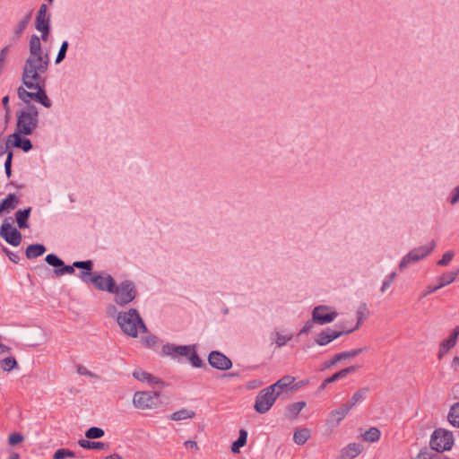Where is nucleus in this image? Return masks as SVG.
<instances>
[{
  "instance_id": "obj_1",
  "label": "nucleus",
  "mask_w": 459,
  "mask_h": 459,
  "mask_svg": "<svg viewBox=\"0 0 459 459\" xmlns=\"http://www.w3.org/2000/svg\"><path fill=\"white\" fill-rule=\"evenodd\" d=\"M111 310L116 312V306H111L108 308V315L115 318L117 325L126 335L137 338L140 333L148 332V327L136 308L130 307L126 310L118 311L116 315H113Z\"/></svg>"
},
{
  "instance_id": "obj_2",
  "label": "nucleus",
  "mask_w": 459,
  "mask_h": 459,
  "mask_svg": "<svg viewBox=\"0 0 459 459\" xmlns=\"http://www.w3.org/2000/svg\"><path fill=\"white\" fill-rule=\"evenodd\" d=\"M49 66V56H28L22 67V82L25 87H34V83L46 82L43 76Z\"/></svg>"
},
{
  "instance_id": "obj_3",
  "label": "nucleus",
  "mask_w": 459,
  "mask_h": 459,
  "mask_svg": "<svg viewBox=\"0 0 459 459\" xmlns=\"http://www.w3.org/2000/svg\"><path fill=\"white\" fill-rule=\"evenodd\" d=\"M39 109L35 105H28L16 111L14 132L32 134L39 126Z\"/></svg>"
},
{
  "instance_id": "obj_4",
  "label": "nucleus",
  "mask_w": 459,
  "mask_h": 459,
  "mask_svg": "<svg viewBox=\"0 0 459 459\" xmlns=\"http://www.w3.org/2000/svg\"><path fill=\"white\" fill-rule=\"evenodd\" d=\"M110 294L113 295L114 302L117 307H126L137 297L136 285L129 279L123 280L119 283L115 281Z\"/></svg>"
},
{
  "instance_id": "obj_5",
  "label": "nucleus",
  "mask_w": 459,
  "mask_h": 459,
  "mask_svg": "<svg viewBox=\"0 0 459 459\" xmlns=\"http://www.w3.org/2000/svg\"><path fill=\"white\" fill-rule=\"evenodd\" d=\"M436 242L431 240L429 244L419 246L411 250H410L407 254H405L398 264V268L400 271L405 270L408 266L417 264L418 262L423 260L428 257L435 249Z\"/></svg>"
},
{
  "instance_id": "obj_6",
  "label": "nucleus",
  "mask_w": 459,
  "mask_h": 459,
  "mask_svg": "<svg viewBox=\"0 0 459 459\" xmlns=\"http://www.w3.org/2000/svg\"><path fill=\"white\" fill-rule=\"evenodd\" d=\"M429 445L437 452L450 450L454 445L453 433L444 429H437L430 437Z\"/></svg>"
},
{
  "instance_id": "obj_7",
  "label": "nucleus",
  "mask_w": 459,
  "mask_h": 459,
  "mask_svg": "<svg viewBox=\"0 0 459 459\" xmlns=\"http://www.w3.org/2000/svg\"><path fill=\"white\" fill-rule=\"evenodd\" d=\"M278 397V394L274 393L267 386L257 394L254 409L258 413L264 414L272 408Z\"/></svg>"
},
{
  "instance_id": "obj_8",
  "label": "nucleus",
  "mask_w": 459,
  "mask_h": 459,
  "mask_svg": "<svg viewBox=\"0 0 459 459\" xmlns=\"http://www.w3.org/2000/svg\"><path fill=\"white\" fill-rule=\"evenodd\" d=\"M133 403L138 409L156 408L160 403V394L156 392H136L134 394Z\"/></svg>"
},
{
  "instance_id": "obj_9",
  "label": "nucleus",
  "mask_w": 459,
  "mask_h": 459,
  "mask_svg": "<svg viewBox=\"0 0 459 459\" xmlns=\"http://www.w3.org/2000/svg\"><path fill=\"white\" fill-rule=\"evenodd\" d=\"M313 321L320 325L332 323L338 316V313L329 306L318 305L312 311Z\"/></svg>"
},
{
  "instance_id": "obj_10",
  "label": "nucleus",
  "mask_w": 459,
  "mask_h": 459,
  "mask_svg": "<svg viewBox=\"0 0 459 459\" xmlns=\"http://www.w3.org/2000/svg\"><path fill=\"white\" fill-rule=\"evenodd\" d=\"M45 261L55 268L54 273L56 276L73 274L74 273V268H76V266H74V263L71 265L65 264L64 261L53 253L47 255Z\"/></svg>"
},
{
  "instance_id": "obj_11",
  "label": "nucleus",
  "mask_w": 459,
  "mask_h": 459,
  "mask_svg": "<svg viewBox=\"0 0 459 459\" xmlns=\"http://www.w3.org/2000/svg\"><path fill=\"white\" fill-rule=\"evenodd\" d=\"M115 281V278L106 272L96 273L93 278L91 279V284L98 290L105 291L109 294L111 290L113 289Z\"/></svg>"
},
{
  "instance_id": "obj_12",
  "label": "nucleus",
  "mask_w": 459,
  "mask_h": 459,
  "mask_svg": "<svg viewBox=\"0 0 459 459\" xmlns=\"http://www.w3.org/2000/svg\"><path fill=\"white\" fill-rule=\"evenodd\" d=\"M208 363L212 368L221 371L228 370L232 367L231 359L218 351H212L209 353Z\"/></svg>"
},
{
  "instance_id": "obj_13",
  "label": "nucleus",
  "mask_w": 459,
  "mask_h": 459,
  "mask_svg": "<svg viewBox=\"0 0 459 459\" xmlns=\"http://www.w3.org/2000/svg\"><path fill=\"white\" fill-rule=\"evenodd\" d=\"M29 134H24L22 133L13 132L9 135L6 145L4 147L7 149L11 143L13 147L21 149L24 152H29L33 148V145L31 141L26 137Z\"/></svg>"
},
{
  "instance_id": "obj_14",
  "label": "nucleus",
  "mask_w": 459,
  "mask_h": 459,
  "mask_svg": "<svg viewBox=\"0 0 459 459\" xmlns=\"http://www.w3.org/2000/svg\"><path fill=\"white\" fill-rule=\"evenodd\" d=\"M189 350H193L192 345H176L173 343H167L162 345L161 355L177 360L179 357H186Z\"/></svg>"
},
{
  "instance_id": "obj_15",
  "label": "nucleus",
  "mask_w": 459,
  "mask_h": 459,
  "mask_svg": "<svg viewBox=\"0 0 459 459\" xmlns=\"http://www.w3.org/2000/svg\"><path fill=\"white\" fill-rule=\"evenodd\" d=\"M0 236L10 245L18 247L22 242V234L9 222H4L0 228Z\"/></svg>"
},
{
  "instance_id": "obj_16",
  "label": "nucleus",
  "mask_w": 459,
  "mask_h": 459,
  "mask_svg": "<svg viewBox=\"0 0 459 459\" xmlns=\"http://www.w3.org/2000/svg\"><path fill=\"white\" fill-rule=\"evenodd\" d=\"M74 266L81 271L78 273L77 277L84 283H91V279L95 275L96 272H92L93 262L91 260L84 261H74Z\"/></svg>"
},
{
  "instance_id": "obj_17",
  "label": "nucleus",
  "mask_w": 459,
  "mask_h": 459,
  "mask_svg": "<svg viewBox=\"0 0 459 459\" xmlns=\"http://www.w3.org/2000/svg\"><path fill=\"white\" fill-rule=\"evenodd\" d=\"M366 350H367V348H358V349H353L351 351L337 353L331 359L325 362L323 368L324 369L330 368L343 359H351V358L359 355Z\"/></svg>"
},
{
  "instance_id": "obj_18",
  "label": "nucleus",
  "mask_w": 459,
  "mask_h": 459,
  "mask_svg": "<svg viewBox=\"0 0 459 459\" xmlns=\"http://www.w3.org/2000/svg\"><path fill=\"white\" fill-rule=\"evenodd\" d=\"M45 82H37L34 83V87H26L29 90H35L33 93V100L39 102L45 108H50L52 106V101L47 95V92L44 89Z\"/></svg>"
},
{
  "instance_id": "obj_19",
  "label": "nucleus",
  "mask_w": 459,
  "mask_h": 459,
  "mask_svg": "<svg viewBox=\"0 0 459 459\" xmlns=\"http://www.w3.org/2000/svg\"><path fill=\"white\" fill-rule=\"evenodd\" d=\"M351 410L345 404L332 411L329 413L327 423L330 425L337 426L349 413Z\"/></svg>"
},
{
  "instance_id": "obj_20",
  "label": "nucleus",
  "mask_w": 459,
  "mask_h": 459,
  "mask_svg": "<svg viewBox=\"0 0 459 459\" xmlns=\"http://www.w3.org/2000/svg\"><path fill=\"white\" fill-rule=\"evenodd\" d=\"M19 204V198L15 194H9L0 202V216L4 213H9L14 210Z\"/></svg>"
},
{
  "instance_id": "obj_21",
  "label": "nucleus",
  "mask_w": 459,
  "mask_h": 459,
  "mask_svg": "<svg viewBox=\"0 0 459 459\" xmlns=\"http://www.w3.org/2000/svg\"><path fill=\"white\" fill-rule=\"evenodd\" d=\"M133 377L140 382L148 383L150 385L162 384L161 380L141 368L135 369L133 372Z\"/></svg>"
},
{
  "instance_id": "obj_22",
  "label": "nucleus",
  "mask_w": 459,
  "mask_h": 459,
  "mask_svg": "<svg viewBox=\"0 0 459 459\" xmlns=\"http://www.w3.org/2000/svg\"><path fill=\"white\" fill-rule=\"evenodd\" d=\"M29 56H45V53L43 52L40 38L33 34L30 39L29 43Z\"/></svg>"
},
{
  "instance_id": "obj_23",
  "label": "nucleus",
  "mask_w": 459,
  "mask_h": 459,
  "mask_svg": "<svg viewBox=\"0 0 459 459\" xmlns=\"http://www.w3.org/2000/svg\"><path fill=\"white\" fill-rule=\"evenodd\" d=\"M32 16V11H30L17 24V26L13 30V35L12 38V40L13 42L17 41L21 36L22 35L23 31L27 28V26L30 23V21Z\"/></svg>"
},
{
  "instance_id": "obj_24",
  "label": "nucleus",
  "mask_w": 459,
  "mask_h": 459,
  "mask_svg": "<svg viewBox=\"0 0 459 459\" xmlns=\"http://www.w3.org/2000/svg\"><path fill=\"white\" fill-rule=\"evenodd\" d=\"M295 378L291 376H284L280 378L274 384L269 385L270 389L274 393L278 394V396L282 393V391L291 385L294 382Z\"/></svg>"
},
{
  "instance_id": "obj_25",
  "label": "nucleus",
  "mask_w": 459,
  "mask_h": 459,
  "mask_svg": "<svg viewBox=\"0 0 459 459\" xmlns=\"http://www.w3.org/2000/svg\"><path fill=\"white\" fill-rule=\"evenodd\" d=\"M31 210V207H28L23 210L20 209L15 212V220L20 229L29 228L28 220L30 218Z\"/></svg>"
},
{
  "instance_id": "obj_26",
  "label": "nucleus",
  "mask_w": 459,
  "mask_h": 459,
  "mask_svg": "<svg viewBox=\"0 0 459 459\" xmlns=\"http://www.w3.org/2000/svg\"><path fill=\"white\" fill-rule=\"evenodd\" d=\"M459 275V268L454 269L449 272H446L441 274L438 278V285L440 288L446 287L454 282Z\"/></svg>"
},
{
  "instance_id": "obj_27",
  "label": "nucleus",
  "mask_w": 459,
  "mask_h": 459,
  "mask_svg": "<svg viewBox=\"0 0 459 459\" xmlns=\"http://www.w3.org/2000/svg\"><path fill=\"white\" fill-rule=\"evenodd\" d=\"M46 250V247L43 244H31L26 248L25 255L28 259H33L42 255Z\"/></svg>"
},
{
  "instance_id": "obj_28",
  "label": "nucleus",
  "mask_w": 459,
  "mask_h": 459,
  "mask_svg": "<svg viewBox=\"0 0 459 459\" xmlns=\"http://www.w3.org/2000/svg\"><path fill=\"white\" fill-rule=\"evenodd\" d=\"M368 389L366 387L360 388L358 391H356L350 401L345 404L349 409L351 410L353 408L357 403L362 402L367 395Z\"/></svg>"
},
{
  "instance_id": "obj_29",
  "label": "nucleus",
  "mask_w": 459,
  "mask_h": 459,
  "mask_svg": "<svg viewBox=\"0 0 459 459\" xmlns=\"http://www.w3.org/2000/svg\"><path fill=\"white\" fill-rule=\"evenodd\" d=\"M247 431L241 429L239 430V435L237 440H235L231 445V452L236 454L239 452V449L244 446L247 443Z\"/></svg>"
},
{
  "instance_id": "obj_30",
  "label": "nucleus",
  "mask_w": 459,
  "mask_h": 459,
  "mask_svg": "<svg viewBox=\"0 0 459 459\" xmlns=\"http://www.w3.org/2000/svg\"><path fill=\"white\" fill-rule=\"evenodd\" d=\"M447 420L452 426L459 429V402L450 407Z\"/></svg>"
},
{
  "instance_id": "obj_31",
  "label": "nucleus",
  "mask_w": 459,
  "mask_h": 459,
  "mask_svg": "<svg viewBox=\"0 0 459 459\" xmlns=\"http://www.w3.org/2000/svg\"><path fill=\"white\" fill-rule=\"evenodd\" d=\"M459 336V326H455L449 336L448 339L444 340L440 344L444 346V349L446 350H451L454 348L456 344L457 338Z\"/></svg>"
},
{
  "instance_id": "obj_32",
  "label": "nucleus",
  "mask_w": 459,
  "mask_h": 459,
  "mask_svg": "<svg viewBox=\"0 0 459 459\" xmlns=\"http://www.w3.org/2000/svg\"><path fill=\"white\" fill-rule=\"evenodd\" d=\"M359 325H360V322H357L356 325L350 329L333 330V329L327 328V329H325V331L328 333L329 337L331 338V341L333 342V340H335L344 334H349V333H352L353 331L357 330L359 327Z\"/></svg>"
},
{
  "instance_id": "obj_33",
  "label": "nucleus",
  "mask_w": 459,
  "mask_h": 459,
  "mask_svg": "<svg viewBox=\"0 0 459 459\" xmlns=\"http://www.w3.org/2000/svg\"><path fill=\"white\" fill-rule=\"evenodd\" d=\"M78 445L84 449H104L107 444L99 441H90L88 439H80Z\"/></svg>"
},
{
  "instance_id": "obj_34",
  "label": "nucleus",
  "mask_w": 459,
  "mask_h": 459,
  "mask_svg": "<svg viewBox=\"0 0 459 459\" xmlns=\"http://www.w3.org/2000/svg\"><path fill=\"white\" fill-rule=\"evenodd\" d=\"M361 452V446L357 443H351L349 444L344 451L343 455L345 457H348L350 459L355 458L357 455H359Z\"/></svg>"
},
{
  "instance_id": "obj_35",
  "label": "nucleus",
  "mask_w": 459,
  "mask_h": 459,
  "mask_svg": "<svg viewBox=\"0 0 459 459\" xmlns=\"http://www.w3.org/2000/svg\"><path fill=\"white\" fill-rule=\"evenodd\" d=\"M192 346L193 350H189L186 358L190 361L194 368H201L204 365V361L198 356L195 350V345L193 344Z\"/></svg>"
},
{
  "instance_id": "obj_36",
  "label": "nucleus",
  "mask_w": 459,
  "mask_h": 459,
  "mask_svg": "<svg viewBox=\"0 0 459 459\" xmlns=\"http://www.w3.org/2000/svg\"><path fill=\"white\" fill-rule=\"evenodd\" d=\"M380 430L377 428L372 427L362 435V438L367 442L374 443L380 438Z\"/></svg>"
},
{
  "instance_id": "obj_37",
  "label": "nucleus",
  "mask_w": 459,
  "mask_h": 459,
  "mask_svg": "<svg viewBox=\"0 0 459 459\" xmlns=\"http://www.w3.org/2000/svg\"><path fill=\"white\" fill-rule=\"evenodd\" d=\"M310 437V432L307 429L295 431L293 440L298 445H304Z\"/></svg>"
},
{
  "instance_id": "obj_38",
  "label": "nucleus",
  "mask_w": 459,
  "mask_h": 459,
  "mask_svg": "<svg viewBox=\"0 0 459 459\" xmlns=\"http://www.w3.org/2000/svg\"><path fill=\"white\" fill-rule=\"evenodd\" d=\"M33 91H27L23 86H20L17 89V96L19 100L28 105H32L30 100H33Z\"/></svg>"
},
{
  "instance_id": "obj_39",
  "label": "nucleus",
  "mask_w": 459,
  "mask_h": 459,
  "mask_svg": "<svg viewBox=\"0 0 459 459\" xmlns=\"http://www.w3.org/2000/svg\"><path fill=\"white\" fill-rule=\"evenodd\" d=\"M195 416V412L187 409H182L175 411L171 414L170 419L176 421L192 419Z\"/></svg>"
},
{
  "instance_id": "obj_40",
  "label": "nucleus",
  "mask_w": 459,
  "mask_h": 459,
  "mask_svg": "<svg viewBox=\"0 0 459 459\" xmlns=\"http://www.w3.org/2000/svg\"><path fill=\"white\" fill-rule=\"evenodd\" d=\"M1 368L5 372H10L17 367V361L13 356H9L0 361Z\"/></svg>"
},
{
  "instance_id": "obj_41",
  "label": "nucleus",
  "mask_w": 459,
  "mask_h": 459,
  "mask_svg": "<svg viewBox=\"0 0 459 459\" xmlns=\"http://www.w3.org/2000/svg\"><path fill=\"white\" fill-rule=\"evenodd\" d=\"M42 13H37L35 19L36 30L50 27V15H41Z\"/></svg>"
},
{
  "instance_id": "obj_42",
  "label": "nucleus",
  "mask_w": 459,
  "mask_h": 459,
  "mask_svg": "<svg viewBox=\"0 0 459 459\" xmlns=\"http://www.w3.org/2000/svg\"><path fill=\"white\" fill-rule=\"evenodd\" d=\"M105 435V431L103 429L100 427H91L85 431V437L88 439H97L100 438Z\"/></svg>"
},
{
  "instance_id": "obj_43",
  "label": "nucleus",
  "mask_w": 459,
  "mask_h": 459,
  "mask_svg": "<svg viewBox=\"0 0 459 459\" xmlns=\"http://www.w3.org/2000/svg\"><path fill=\"white\" fill-rule=\"evenodd\" d=\"M274 339L277 347L281 348L287 344L289 341L292 339V334L285 335L276 331L274 333Z\"/></svg>"
},
{
  "instance_id": "obj_44",
  "label": "nucleus",
  "mask_w": 459,
  "mask_h": 459,
  "mask_svg": "<svg viewBox=\"0 0 459 459\" xmlns=\"http://www.w3.org/2000/svg\"><path fill=\"white\" fill-rule=\"evenodd\" d=\"M68 47L69 43L67 40L62 42L55 59L56 64H60L65 58Z\"/></svg>"
},
{
  "instance_id": "obj_45",
  "label": "nucleus",
  "mask_w": 459,
  "mask_h": 459,
  "mask_svg": "<svg viewBox=\"0 0 459 459\" xmlns=\"http://www.w3.org/2000/svg\"><path fill=\"white\" fill-rule=\"evenodd\" d=\"M75 456L74 452L65 449V448H60L57 449L54 455L53 459H65V458H74Z\"/></svg>"
},
{
  "instance_id": "obj_46",
  "label": "nucleus",
  "mask_w": 459,
  "mask_h": 459,
  "mask_svg": "<svg viewBox=\"0 0 459 459\" xmlns=\"http://www.w3.org/2000/svg\"><path fill=\"white\" fill-rule=\"evenodd\" d=\"M10 49H11V45H6L0 50V74L3 73V71L5 67L6 59L10 53Z\"/></svg>"
},
{
  "instance_id": "obj_47",
  "label": "nucleus",
  "mask_w": 459,
  "mask_h": 459,
  "mask_svg": "<svg viewBox=\"0 0 459 459\" xmlns=\"http://www.w3.org/2000/svg\"><path fill=\"white\" fill-rule=\"evenodd\" d=\"M331 342V338L325 330H323L321 333H319L315 339V342L319 346H325Z\"/></svg>"
},
{
  "instance_id": "obj_48",
  "label": "nucleus",
  "mask_w": 459,
  "mask_h": 459,
  "mask_svg": "<svg viewBox=\"0 0 459 459\" xmlns=\"http://www.w3.org/2000/svg\"><path fill=\"white\" fill-rule=\"evenodd\" d=\"M158 341V337L154 334L146 335L142 338L143 345L149 349L154 348L157 345Z\"/></svg>"
},
{
  "instance_id": "obj_49",
  "label": "nucleus",
  "mask_w": 459,
  "mask_h": 459,
  "mask_svg": "<svg viewBox=\"0 0 459 459\" xmlns=\"http://www.w3.org/2000/svg\"><path fill=\"white\" fill-rule=\"evenodd\" d=\"M342 376L340 375L339 371H338V372H336V373H334L333 375H332L331 377H329L325 378V379L322 382V384H321V385H320V386H319V390H320V391L324 390V389L327 386V385H328V384L333 383V382H335V381H337V380H339V379H342Z\"/></svg>"
},
{
  "instance_id": "obj_50",
  "label": "nucleus",
  "mask_w": 459,
  "mask_h": 459,
  "mask_svg": "<svg viewBox=\"0 0 459 459\" xmlns=\"http://www.w3.org/2000/svg\"><path fill=\"white\" fill-rule=\"evenodd\" d=\"M306 406L305 402H297L290 405L289 411L293 415L297 416Z\"/></svg>"
},
{
  "instance_id": "obj_51",
  "label": "nucleus",
  "mask_w": 459,
  "mask_h": 459,
  "mask_svg": "<svg viewBox=\"0 0 459 459\" xmlns=\"http://www.w3.org/2000/svg\"><path fill=\"white\" fill-rule=\"evenodd\" d=\"M447 202L451 205H455L459 202V186H455L447 198Z\"/></svg>"
},
{
  "instance_id": "obj_52",
  "label": "nucleus",
  "mask_w": 459,
  "mask_h": 459,
  "mask_svg": "<svg viewBox=\"0 0 459 459\" xmlns=\"http://www.w3.org/2000/svg\"><path fill=\"white\" fill-rule=\"evenodd\" d=\"M454 258V252L447 251L443 255L442 258L437 262V264L439 266H446Z\"/></svg>"
},
{
  "instance_id": "obj_53",
  "label": "nucleus",
  "mask_w": 459,
  "mask_h": 459,
  "mask_svg": "<svg viewBox=\"0 0 459 459\" xmlns=\"http://www.w3.org/2000/svg\"><path fill=\"white\" fill-rule=\"evenodd\" d=\"M23 436L18 432H13L12 434H10L9 437H8V442L11 446H15L19 443H21L22 441H23Z\"/></svg>"
},
{
  "instance_id": "obj_54",
  "label": "nucleus",
  "mask_w": 459,
  "mask_h": 459,
  "mask_svg": "<svg viewBox=\"0 0 459 459\" xmlns=\"http://www.w3.org/2000/svg\"><path fill=\"white\" fill-rule=\"evenodd\" d=\"M3 251L6 254L8 258L14 264H18L20 261V255L18 253L9 250L7 247H3Z\"/></svg>"
},
{
  "instance_id": "obj_55",
  "label": "nucleus",
  "mask_w": 459,
  "mask_h": 459,
  "mask_svg": "<svg viewBox=\"0 0 459 459\" xmlns=\"http://www.w3.org/2000/svg\"><path fill=\"white\" fill-rule=\"evenodd\" d=\"M76 371L79 375H82V376H86L89 377H95V378L98 377L96 374L88 370L85 367H83L82 365L77 366Z\"/></svg>"
},
{
  "instance_id": "obj_56",
  "label": "nucleus",
  "mask_w": 459,
  "mask_h": 459,
  "mask_svg": "<svg viewBox=\"0 0 459 459\" xmlns=\"http://www.w3.org/2000/svg\"><path fill=\"white\" fill-rule=\"evenodd\" d=\"M315 323L316 322L313 321V318L311 320L307 321L305 323V325H303V327L300 329L299 334L301 335V334H307V333H310L314 327Z\"/></svg>"
},
{
  "instance_id": "obj_57",
  "label": "nucleus",
  "mask_w": 459,
  "mask_h": 459,
  "mask_svg": "<svg viewBox=\"0 0 459 459\" xmlns=\"http://www.w3.org/2000/svg\"><path fill=\"white\" fill-rule=\"evenodd\" d=\"M358 368H359V366L352 365V366L347 367V368L340 370L339 373L342 376V377L344 378L348 374L356 371Z\"/></svg>"
},
{
  "instance_id": "obj_58",
  "label": "nucleus",
  "mask_w": 459,
  "mask_h": 459,
  "mask_svg": "<svg viewBox=\"0 0 459 459\" xmlns=\"http://www.w3.org/2000/svg\"><path fill=\"white\" fill-rule=\"evenodd\" d=\"M439 289H441V288L438 284L437 285H429V286H427L426 290L422 293V297H427V296L432 294L433 292L438 290Z\"/></svg>"
},
{
  "instance_id": "obj_59",
  "label": "nucleus",
  "mask_w": 459,
  "mask_h": 459,
  "mask_svg": "<svg viewBox=\"0 0 459 459\" xmlns=\"http://www.w3.org/2000/svg\"><path fill=\"white\" fill-rule=\"evenodd\" d=\"M38 30L39 32H41V36L39 37L40 39H42L43 41H47L48 39V35H49V32H50V27L39 29Z\"/></svg>"
},
{
  "instance_id": "obj_60",
  "label": "nucleus",
  "mask_w": 459,
  "mask_h": 459,
  "mask_svg": "<svg viewBox=\"0 0 459 459\" xmlns=\"http://www.w3.org/2000/svg\"><path fill=\"white\" fill-rule=\"evenodd\" d=\"M393 281H391L388 278L385 277L382 286L380 288L381 293H385L386 290L392 285Z\"/></svg>"
},
{
  "instance_id": "obj_61",
  "label": "nucleus",
  "mask_w": 459,
  "mask_h": 459,
  "mask_svg": "<svg viewBox=\"0 0 459 459\" xmlns=\"http://www.w3.org/2000/svg\"><path fill=\"white\" fill-rule=\"evenodd\" d=\"M13 153L12 151L7 152L6 160L4 162V169H12V160Z\"/></svg>"
},
{
  "instance_id": "obj_62",
  "label": "nucleus",
  "mask_w": 459,
  "mask_h": 459,
  "mask_svg": "<svg viewBox=\"0 0 459 459\" xmlns=\"http://www.w3.org/2000/svg\"><path fill=\"white\" fill-rule=\"evenodd\" d=\"M2 103H3V106L5 109V111L8 112L9 111V96L6 95V96L3 97Z\"/></svg>"
},
{
  "instance_id": "obj_63",
  "label": "nucleus",
  "mask_w": 459,
  "mask_h": 459,
  "mask_svg": "<svg viewBox=\"0 0 459 459\" xmlns=\"http://www.w3.org/2000/svg\"><path fill=\"white\" fill-rule=\"evenodd\" d=\"M451 367L455 369V370H458L459 369V357H455L451 362Z\"/></svg>"
},
{
  "instance_id": "obj_64",
  "label": "nucleus",
  "mask_w": 459,
  "mask_h": 459,
  "mask_svg": "<svg viewBox=\"0 0 459 459\" xmlns=\"http://www.w3.org/2000/svg\"><path fill=\"white\" fill-rule=\"evenodd\" d=\"M47 10H48L47 4H42L39 6V11H38V13H42L41 15H48V14H47Z\"/></svg>"
}]
</instances>
